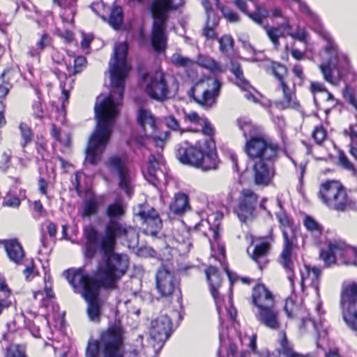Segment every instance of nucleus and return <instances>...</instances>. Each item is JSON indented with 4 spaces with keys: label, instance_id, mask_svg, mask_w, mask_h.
Returning <instances> with one entry per match:
<instances>
[{
    "label": "nucleus",
    "instance_id": "11",
    "mask_svg": "<svg viewBox=\"0 0 357 357\" xmlns=\"http://www.w3.org/2000/svg\"><path fill=\"white\" fill-rule=\"evenodd\" d=\"M340 307L344 321L353 331H357V283L343 286Z\"/></svg>",
    "mask_w": 357,
    "mask_h": 357
},
{
    "label": "nucleus",
    "instance_id": "18",
    "mask_svg": "<svg viewBox=\"0 0 357 357\" xmlns=\"http://www.w3.org/2000/svg\"><path fill=\"white\" fill-rule=\"evenodd\" d=\"M108 167L113 174L118 176L119 187L130 196L132 194V179L123 158L116 155L109 158Z\"/></svg>",
    "mask_w": 357,
    "mask_h": 357
},
{
    "label": "nucleus",
    "instance_id": "47",
    "mask_svg": "<svg viewBox=\"0 0 357 357\" xmlns=\"http://www.w3.org/2000/svg\"><path fill=\"white\" fill-rule=\"evenodd\" d=\"M303 224L307 230L314 233L316 235L321 234L322 227L312 217L306 216L304 219Z\"/></svg>",
    "mask_w": 357,
    "mask_h": 357
},
{
    "label": "nucleus",
    "instance_id": "28",
    "mask_svg": "<svg viewBox=\"0 0 357 357\" xmlns=\"http://www.w3.org/2000/svg\"><path fill=\"white\" fill-rule=\"evenodd\" d=\"M5 250L10 260L17 264H20L24 257V252L20 243L16 239L5 242Z\"/></svg>",
    "mask_w": 357,
    "mask_h": 357
},
{
    "label": "nucleus",
    "instance_id": "48",
    "mask_svg": "<svg viewBox=\"0 0 357 357\" xmlns=\"http://www.w3.org/2000/svg\"><path fill=\"white\" fill-rule=\"evenodd\" d=\"M266 33L274 46L278 48L280 45L279 38L284 37V33L280 30V28L273 26L266 28Z\"/></svg>",
    "mask_w": 357,
    "mask_h": 357
},
{
    "label": "nucleus",
    "instance_id": "52",
    "mask_svg": "<svg viewBox=\"0 0 357 357\" xmlns=\"http://www.w3.org/2000/svg\"><path fill=\"white\" fill-rule=\"evenodd\" d=\"M12 157L13 153L10 149L2 153L0 160V169L2 172H6L10 167Z\"/></svg>",
    "mask_w": 357,
    "mask_h": 357
},
{
    "label": "nucleus",
    "instance_id": "60",
    "mask_svg": "<svg viewBox=\"0 0 357 357\" xmlns=\"http://www.w3.org/2000/svg\"><path fill=\"white\" fill-rule=\"evenodd\" d=\"M339 161L340 165L347 170L355 171L354 165L349 160L344 153H341L339 155Z\"/></svg>",
    "mask_w": 357,
    "mask_h": 357
},
{
    "label": "nucleus",
    "instance_id": "26",
    "mask_svg": "<svg viewBox=\"0 0 357 357\" xmlns=\"http://www.w3.org/2000/svg\"><path fill=\"white\" fill-rule=\"evenodd\" d=\"M230 71L236 77V84L240 87L242 90L246 91L245 93V98L250 101H252L254 102H257L256 97L249 91V89L251 88L250 83L245 79L243 73V70L238 63H232Z\"/></svg>",
    "mask_w": 357,
    "mask_h": 357
},
{
    "label": "nucleus",
    "instance_id": "49",
    "mask_svg": "<svg viewBox=\"0 0 357 357\" xmlns=\"http://www.w3.org/2000/svg\"><path fill=\"white\" fill-rule=\"evenodd\" d=\"M272 70L274 76L280 82V85H282V82H285L284 77L287 75V68L284 65L274 62L272 63Z\"/></svg>",
    "mask_w": 357,
    "mask_h": 357
},
{
    "label": "nucleus",
    "instance_id": "55",
    "mask_svg": "<svg viewBox=\"0 0 357 357\" xmlns=\"http://www.w3.org/2000/svg\"><path fill=\"white\" fill-rule=\"evenodd\" d=\"M172 62L179 67H185L191 63V60L179 54H174L172 56Z\"/></svg>",
    "mask_w": 357,
    "mask_h": 357
},
{
    "label": "nucleus",
    "instance_id": "8",
    "mask_svg": "<svg viewBox=\"0 0 357 357\" xmlns=\"http://www.w3.org/2000/svg\"><path fill=\"white\" fill-rule=\"evenodd\" d=\"M282 228L284 238V245L280 255V264L287 273V278L294 286V266L291 260V252L294 240L295 238L294 221L286 213H278L276 215Z\"/></svg>",
    "mask_w": 357,
    "mask_h": 357
},
{
    "label": "nucleus",
    "instance_id": "39",
    "mask_svg": "<svg viewBox=\"0 0 357 357\" xmlns=\"http://www.w3.org/2000/svg\"><path fill=\"white\" fill-rule=\"evenodd\" d=\"M218 25V21L213 17H206V21L204 27L202 29V36L208 40H213L217 38L215 29Z\"/></svg>",
    "mask_w": 357,
    "mask_h": 357
},
{
    "label": "nucleus",
    "instance_id": "37",
    "mask_svg": "<svg viewBox=\"0 0 357 357\" xmlns=\"http://www.w3.org/2000/svg\"><path fill=\"white\" fill-rule=\"evenodd\" d=\"M123 22V9L119 6H114L112 7L108 23L115 30L120 29Z\"/></svg>",
    "mask_w": 357,
    "mask_h": 357
},
{
    "label": "nucleus",
    "instance_id": "6",
    "mask_svg": "<svg viewBox=\"0 0 357 357\" xmlns=\"http://www.w3.org/2000/svg\"><path fill=\"white\" fill-rule=\"evenodd\" d=\"M126 331L120 323H114L100 332L98 340L90 339L85 357H124Z\"/></svg>",
    "mask_w": 357,
    "mask_h": 357
},
{
    "label": "nucleus",
    "instance_id": "33",
    "mask_svg": "<svg viewBox=\"0 0 357 357\" xmlns=\"http://www.w3.org/2000/svg\"><path fill=\"white\" fill-rule=\"evenodd\" d=\"M306 273L301 271V286L303 287V284L305 280H310V285L314 289L317 294L319 293V285L321 270L316 266H305Z\"/></svg>",
    "mask_w": 357,
    "mask_h": 357
},
{
    "label": "nucleus",
    "instance_id": "54",
    "mask_svg": "<svg viewBox=\"0 0 357 357\" xmlns=\"http://www.w3.org/2000/svg\"><path fill=\"white\" fill-rule=\"evenodd\" d=\"M326 131L321 125L314 128L312 132V137L318 144H321L326 139Z\"/></svg>",
    "mask_w": 357,
    "mask_h": 357
},
{
    "label": "nucleus",
    "instance_id": "2",
    "mask_svg": "<svg viewBox=\"0 0 357 357\" xmlns=\"http://www.w3.org/2000/svg\"><path fill=\"white\" fill-rule=\"evenodd\" d=\"M239 129L245 137H249L245 145V151L253 161V181L256 185H268L275 174V162L278 158V146L262 136L255 135L254 126L249 122L237 121Z\"/></svg>",
    "mask_w": 357,
    "mask_h": 357
},
{
    "label": "nucleus",
    "instance_id": "31",
    "mask_svg": "<svg viewBox=\"0 0 357 357\" xmlns=\"http://www.w3.org/2000/svg\"><path fill=\"white\" fill-rule=\"evenodd\" d=\"M53 3L63 9L61 14L63 21L70 24L73 23L77 12L76 0H53Z\"/></svg>",
    "mask_w": 357,
    "mask_h": 357
},
{
    "label": "nucleus",
    "instance_id": "20",
    "mask_svg": "<svg viewBox=\"0 0 357 357\" xmlns=\"http://www.w3.org/2000/svg\"><path fill=\"white\" fill-rule=\"evenodd\" d=\"M162 165H164L163 158L160 153L151 154L149 156L147 169L146 172H144V176L149 183L155 188H159L161 184L167 182V176L161 169Z\"/></svg>",
    "mask_w": 357,
    "mask_h": 357
},
{
    "label": "nucleus",
    "instance_id": "7",
    "mask_svg": "<svg viewBox=\"0 0 357 357\" xmlns=\"http://www.w3.org/2000/svg\"><path fill=\"white\" fill-rule=\"evenodd\" d=\"M63 276L73 288L75 293L79 292L87 303V314L91 321L98 322L100 319L102 301L99 298L100 290L103 288L86 280L82 274L74 275L71 270L63 272Z\"/></svg>",
    "mask_w": 357,
    "mask_h": 357
},
{
    "label": "nucleus",
    "instance_id": "14",
    "mask_svg": "<svg viewBox=\"0 0 357 357\" xmlns=\"http://www.w3.org/2000/svg\"><path fill=\"white\" fill-rule=\"evenodd\" d=\"M258 195L252 190L243 189L238 199L235 213L242 222L253 220L256 216Z\"/></svg>",
    "mask_w": 357,
    "mask_h": 357
},
{
    "label": "nucleus",
    "instance_id": "34",
    "mask_svg": "<svg viewBox=\"0 0 357 357\" xmlns=\"http://www.w3.org/2000/svg\"><path fill=\"white\" fill-rule=\"evenodd\" d=\"M99 203V200L94 195L86 197L83 201L82 216L83 218H88L98 213Z\"/></svg>",
    "mask_w": 357,
    "mask_h": 357
},
{
    "label": "nucleus",
    "instance_id": "46",
    "mask_svg": "<svg viewBox=\"0 0 357 357\" xmlns=\"http://www.w3.org/2000/svg\"><path fill=\"white\" fill-rule=\"evenodd\" d=\"M6 357H26L25 348L20 344H10L8 347Z\"/></svg>",
    "mask_w": 357,
    "mask_h": 357
},
{
    "label": "nucleus",
    "instance_id": "41",
    "mask_svg": "<svg viewBox=\"0 0 357 357\" xmlns=\"http://www.w3.org/2000/svg\"><path fill=\"white\" fill-rule=\"evenodd\" d=\"M105 213L109 220H119L124 215L125 211L121 204L114 203L108 205Z\"/></svg>",
    "mask_w": 357,
    "mask_h": 357
},
{
    "label": "nucleus",
    "instance_id": "44",
    "mask_svg": "<svg viewBox=\"0 0 357 357\" xmlns=\"http://www.w3.org/2000/svg\"><path fill=\"white\" fill-rule=\"evenodd\" d=\"M19 128L20 130L21 137L22 139L21 146L24 148L27 144L31 142L33 134L30 127L24 123H21Z\"/></svg>",
    "mask_w": 357,
    "mask_h": 357
},
{
    "label": "nucleus",
    "instance_id": "38",
    "mask_svg": "<svg viewBox=\"0 0 357 357\" xmlns=\"http://www.w3.org/2000/svg\"><path fill=\"white\" fill-rule=\"evenodd\" d=\"M189 231L185 229L178 231L174 236L176 241L180 244L178 250L183 253L189 252L192 246Z\"/></svg>",
    "mask_w": 357,
    "mask_h": 357
},
{
    "label": "nucleus",
    "instance_id": "19",
    "mask_svg": "<svg viewBox=\"0 0 357 357\" xmlns=\"http://www.w3.org/2000/svg\"><path fill=\"white\" fill-rule=\"evenodd\" d=\"M172 331V322L167 314H160L151 322L150 336L162 347L165 342L170 337Z\"/></svg>",
    "mask_w": 357,
    "mask_h": 357
},
{
    "label": "nucleus",
    "instance_id": "61",
    "mask_svg": "<svg viewBox=\"0 0 357 357\" xmlns=\"http://www.w3.org/2000/svg\"><path fill=\"white\" fill-rule=\"evenodd\" d=\"M238 41L242 44L243 47L248 52L252 54H257V51L254 47L251 45L249 40L245 37L239 38Z\"/></svg>",
    "mask_w": 357,
    "mask_h": 357
},
{
    "label": "nucleus",
    "instance_id": "4",
    "mask_svg": "<svg viewBox=\"0 0 357 357\" xmlns=\"http://www.w3.org/2000/svg\"><path fill=\"white\" fill-rule=\"evenodd\" d=\"M135 230L119 220H109L105 225V235L100 236L98 231L92 226L86 227L84 236L86 240L84 247L85 257L93 259L98 248L100 251L107 252L114 250L116 238L135 235Z\"/></svg>",
    "mask_w": 357,
    "mask_h": 357
},
{
    "label": "nucleus",
    "instance_id": "35",
    "mask_svg": "<svg viewBox=\"0 0 357 357\" xmlns=\"http://www.w3.org/2000/svg\"><path fill=\"white\" fill-rule=\"evenodd\" d=\"M270 245L268 243L262 242L256 245L252 258L259 264V268H262V264L266 263V257L268 252Z\"/></svg>",
    "mask_w": 357,
    "mask_h": 357
},
{
    "label": "nucleus",
    "instance_id": "23",
    "mask_svg": "<svg viewBox=\"0 0 357 357\" xmlns=\"http://www.w3.org/2000/svg\"><path fill=\"white\" fill-rule=\"evenodd\" d=\"M252 303L257 309L275 304L272 293L262 284H258L254 287Z\"/></svg>",
    "mask_w": 357,
    "mask_h": 357
},
{
    "label": "nucleus",
    "instance_id": "36",
    "mask_svg": "<svg viewBox=\"0 0 357 357\" xmlns=\"http://www.w3.org/2000/svg\"><path fill=\"white\" fill-rule=\"evenodd\" d=\"M279 357H313L310 355L303 356L295 352L290 343L287 341V337L284 333L280 340V347L278 349Z\"/></svg>",
    "mask_w": 357,
    "mask_h": 357
},
{
    "label": "nucleus",
    "instance_id": "45",
    "mask_svg": "<svg viewBox=\"0 0 357 357\" xmlns=\"http://www.w3.org/2000/svg\"><path fill=\"white\" fill-rule=\"evenodd\" d=\"M217 8L220 10L223 15V17L231 23H238L240 21V17L238 15L231 10L229 8L225 7L220 3H218L217 5Z\"/></svg>",
    "mask_w": 357,
    "mask_h": 357
},
{
    "label": "nucleus",
    "instance_id": "10",
    "mask_svg": "<svg viewBox=\"0 0 357 357\" xmlns=\"http://www.w3.org/2000/svg\"><path fill=\"white\" fill-rule=\"evenodd\" d=\"M318 197L329 209L338 212L345 211L351 203L345 188L335 181L322 183Z\"/></svg>",
    "mask_w": 357,
    "mask_h": 357
},
{
    "label": "nucleus",
    "instance_id": "51",
    "mask_svg": "<svg viewBox=\"0 0 357 357\" xmlns=\"http://www.w3.org/2000/svg\"><path fill=\"white\" fill-rule=\"evenodd\" d=\"M164 122L166 126L172 131L183 132V130L180 127V124L174 116L169 115L165 116Z\"/></svg>",
    "mask_w": 357,
    "mask_h": 357
},
{
    "label": "nucleus",
    "instance_id": "29",
    "mask_svg": "<svg viewBox=\"0 0 357 357\" xmlns=\"http://www.w3.org/2000/svg\"><path fill=\"white\" fill-rule=\"evenodd\" d=\"M171 212L177 215H181L190 209L188 197L186 194L178 192L175 194L169 205Z\"/></svg>",
    "mask_w": 357,
    "mask_h": 357
},
{
    "label": "nucleus",
    "instance_id": "27",
    "mask_svg": "<svg viewBox=\"0 0 357 357\" xmlns=\"http://www.w3.org/2000/svg\"><path fill=\"white\" fill-rule=\"evenodd\" d=\"M206 276L207 280L210 286V291L215 300L216 305H218V288L221 285L222 279L216 267L213 266H209L205 270ZM218 310H219V307L217 306Z\"/></svg>",
    "mask_w": 357,
    "mask_h": 357
},
{
    "label": "nucleus",
    "instance_id": "43",
    "mask_svg": "<svg viewBox=\"0 0 357 357\" xmlns=\"http://www.w3.org/2000/svg\"><path fill=\"white\" fill-rule=\"evenodd\" d=\"M220 50L225 55L227 56L232 51L234 47V40L229 35H225L218 38Z\"/></svg>",
    "mask_w": 357,
    "mask_h": 357
},
{
    "label": "nucleus",
    "instance_id": "40",
    "mask_svg": "<svg viewBox=\"0 0 357 357\" xmlns=\"http://www.w3.org/2000/svg\"><path fill=\"white\" fill-rule=\"evenodd\" d=\"M248 17L257 24L263 26L264 19L268 17V12L258 3H255V10L248 11L246 14Z\"/></svg>",
    "mask_w": 357,
    "mask_h": 357
},
{
    "label": "nucleus",
    "instance_id": "17",
    "mask_svg": "<svg viewBox=\"0 0 357 357\" xmlns=\"http://www.w3.org/2000/svg\"><path fill=\"white\" fill-rule=\"evenodd\" d=\"M156 289L162 297H169L173 293L178 291L179 280L174 273L168 271L165 267H160L155 275Z\"/></svg>",
    "mask_w": 357,
    "mask_h": 357
},
{
    "label": "nucleus",
    "instance_id": "1",
    "mask_svg": "<svg viewBox=\"0 0 357 357\" xmlns=\"http://www.w3.org/2000/svg\"><path fill=\"white\" fill-rule=\"evenodd\" d=\"M128 45L120 43L115 45L112 59L109 62V73L112 90L109 96L97 97L94 107L96 128L89 139L85 161L97 165L101 159L112 132L115 119L123 100L125 79L129 71L127 64Z\"/></svg>",
    "mask_w": 357,
    "mask_h": 357
},
{
    "label": "nucleus",
    "instance_id": "24",
    "mask_svg": "<svg viewBox=\"0 0 357 357\" xmlns=\"http://www.w3.org/2000/svg\"><path fill=\"white\" fill-rule=\"evenodd\" d=\"M183 4V0H153L150 6L153 15H159L167 18L169 10L178 9Z\"/></svg>",
    "mask_w": 357,
    "mask_h": 357
},
{
    "label": "nucleus",
    "instance_id": "5",
    "mask_svg": "<svg viewBox=\"0 0 357 357\" xmlns=\"http://www.w3.org/2000/svg\"><path fill=\"white\" fill-rule=\"evenodd\" d=\"M202 146L199 142L195 145L183 142L176 146V157L183 165H188L202 171L215 170L218 166L215 142L207 139Z\"/></svg>",
    "mask_w": 357,
    "mask_h": 357
},
{
    "label": "nucleus",
    "instance_id": "12",
    "mask_svg": "<svg viewBox=\"0 0 357 357\" xmlns=\"http://www.w3.org/2000/svg\"><path fill=\"white\" fill-rule=\"evenodd\" d=\"M221 84L214 79L211 82V88H206L204 82L194 84L188 92L189 98L204 108H210L219 95Z\"/></svg>",
    "mask_w": 357,
    "mask_h": 357
},
{
    "label": "nucleus",
    "instance_id": "57",
    "mask_svg": "<svg viewBox=\"0 0 357 357\" xmlns=\"http://www.w3.org/2000/svg\"><path fill=\"white\" fill-rule=\"evenodd\" d=\"M168 136L169 134L167 132H162L160 135H158L157 131H155V133H153V135H146V137H151L155 142V146L160 148L163 146L164 142Z\"/></svg>",
    "mask_w": 357,
    "mask_h": 357
},
{
    "label": "nucleus",
    "instance_id": "62",
    "mask_svg": "<svg viewBox=\"0 0 357 357\" xmlns=\"http://www.w3.org/2000/svg\"><path fill=\"white\" fill-rule=\"evenodd\" d=\"M184 119L185 121H188L189 122L195 124L199 123L202 120L199 114L195 112L185 113Z\"/></svg>",
    "mask_w": 357,
    "mask_h": 357
},
{
    "label": "nucleus",
    "instance_id": "50",
    "mask_svg": "<svg viewBox=\"0 0 357 357\" xmlns=\"http://www.w3.org/2000/svg\"><path fill=\"white\" fill-rule=\"evenodd\" d=\"M199 64L210 70L212 72H218L221 70V67L218 63L210 57L199 59Z\"/></svg>",
    "mask_w": 357,
    "mask_h": 357
},
{
    "label": "nucleus",
    "instance_id": "53",
    "mask_svg": "<svg viewBox=\"0 0 357 357\" xmlns=\"http://www.w3.org/2000/svg\"><path fill=\"white\" fill-rule=\"evenodd\" d=\"M86 66V59L83 56H79L74 59V66L73 72L69 70V73L75 75L81 73Z\"/></svg>",
    "mask_w": 357,
    "mask_h": 357
},
{
    "label": "nucleus",
    "instance_id": "64",
    "mask_svg": "<svg viewBox=\"0 0 357 357\" xmlns=\"http://www.w3.org/2000/svg\"><path fill=\"white\" fill-rule=\"evenodd\" d=\"M344 98L348 100V102L354 106V107L357 109V99L354 97V96L349 92L347 89H345L343 92Z\"/></svg>",
    "mask_w": 357,
    "mask_h": 357
},
{
    "label": "nucleus",
    "instance_id": "63",
    "mask_svg": "<svg viewBox=\"0 0 357 357\" xmlns=\"http://www.w3.org/2000/svg\"><path fill=\"white\" fill-rule=\"evenodd\" d=\"M3 294L1 296L2 298H6L8 299V297L10 295V290L8 288L6 280L4 278H0V294Z\"/></svg>",
    "mask_w": 357,
    "mask_h": 357
},
{
    "label": "nucleus",
    "instance_id": "13",
    "mask_svg": "<svg viewBox=\"0 0 357 357\" xmlns=\"http://www.w3.org/2000/svg\"><path fill=\"white\" fill-rule=\"evenodd\" d=\"M134 215L139 218L146 235L155 236L162 227V221L158 211L148 204H139L133 209Z\"/></svg>",
    "mask_w": 357,
    "mask_h": 357
},
{
    "label": "nucleus",
    "instance_id": "21",
    "mask_svg": "<svg viewBox=\"0 0 357 357\" xmlns=\"http://www.w3.org/2000/svg\"><path fill=\"white\" fill-rule=\"evenodd\" d=\"M153 17L151 42L154 51L160 52L167 47V36L165 33L167 18L159 15H153Z\"/></svg>",
    "mask_w": 357,
    "mask_h": 357
},
{
    "label": "nucleus",
    "instance_id": "22",
    "mask_svg": "<svg viewBox=\"0 0 357 357\" xmlns=\"http://www.w3.org/2000/svg\"><path fill=\"white\" fill-rule=\"evenodd\" d=\"M255 314L257 321L266 327L273 331L280 328V312L275 304L258 308Z\"/></svg>",
    "mask_w": 357,
    "mask_h": 357
},
{
    "label": "nucleus",
    "instance_id": "9",
    "mask_svg": "<svg viewBox=\"0 0 357 357\" xmlns=\"http://www.w3.org/2000/svg\"><path fill=\"white\" fill-rule=\"evenodd\" d=\"M319 34L327 41L325 50L330 56L327 62L320 64L319 68L325 80L334 84L335 82L332 73L336 70L337 72V79H340L342 76L341 68H347L349 66L348 59L345 55L338 52L335 43L327 31L321 30Z\"/></svg>",
    "mask_w": 357,
    "mask_h": 357
},
{
    "label": "nucleus",
    "instance_id": "15",
    "mask_svg": "<svg viewBox=\"0 0 357 357\" xmlns=\"http://www.w3.org/2000/svg\"><path fill=\"white\" fill-rule=\"evenodd\" d=\"M347 256H354L357 258V250L349 247L344 243L334 242L328 244L327 250H321L319 257L324 261L326 266L335 264L336 258H344ZM346 264L357 265V259L354 261H344Z\"/></svg>",
    "mask_w": 357,
    "mask_h": 357
},
{
    "label": "nucleus",
    "instance_id": "16",
    "mask_svg": "<svg viewBox=\"0 0 357 357\" xmlns=\"http://www.w3.org/2000/svg\"><path fill=\"white\" fill-rule=\"evenodd\" d=\"M146 94L158 101H163L167 98L169 86L167 75L160 70L155 71L149 75L145 88Z\"/></svg>",
    "mask_w": 357,
    "mask_h": 357
},
{
    "label": "nucleus",
    "instance_id": "25",
    "mask_svg": "<svg viewBox=\"0 0 357 357\" xmlns=\"http://www.w3.org/2000/svg\"><path fill=\"white\" fill-rule=\"evenodd\" d=\"M137 123L145 136L153 135L157 131L155 119L148 109L140 108L138 110Z\"/></svg>",
    "mask_w": 357,
    "mask_h": 357
},
{
    "label": "nucleus",
    "instance_id": "59",
    "mask_svg": "<svg viewBox=\"0 0 357 357\" xmlns=\"http://www.w3.org/2000/svg\"><path fill=\"white\" fill-rule=\"evenodd\" d=\"M294 308L295 304L294 301L290 298H287L284 306V311L289 318L294 317Z\"/></svg>",
    "mask_w": 357,
    "mask_h": 357
},
{
    "label": "nucleus",
    "instance_id": "30",
    "mask_svg": "<svg viewBox=\"0 0 357 357\" xmlns=\"http://www.w3.org/2000/svg\"><path fill=\"white\" fill-rule=\"evenodd\" d=\"M283 93V99L275 102L276 106L280 109L296 108L298 102L296 100L294 93L289 88L286 82L280 85Z\"/></svg>",
    "mask_w": 357,
    "mask_h": 357
},
{
    "label": "nucleus",
    "instance_id": "56",
    "mask_svg": "<svg viewBox=\"0 0 357 357\" xmlns=\"http://www.w3.org/2000/svg\"><path fill=\"white\" fill-rule=\"evenodd\" d=\"M20 203V199L17 196L7 195L3 198L2 204L4 206L18 208Z\"/></svg>",
    "mask_w": 357,
    "mask_h": 357
},
{
    "label": "nucleus",
    "instance_id": "42",
    "mask_svg": "<svg viewBox=\"0 0 357 357\" xmlns=\"http://www.w3.org/2000/svg\"><path fill=\"white\" fill-rule=\"evenodd\" d=\"M11 88L12 84L10 82L9 79L6 77V72L3 71L0 75V105L2 108L3 107L2 99L6 97Z\"/></svg>",
    "mask_w": 357,
    "mask_h": 357
},
{
    "label": "nucleus",
    "instance_id": "3",
    "mask_svg": "<svg viewBox=\"0 0 357 357\" xmlns=\"http://www.w3.org/2000/svg\"><path fill=\"white\" fill-rule=\"evenodd\" d=\"M100 253L102 260L92 275H89L84 267L70 269L71 273L82 274L86 276V280L96 284L103 289H115L116 283L126 274L128 268V256L115 253L114 250L107 252L100 251Z\"/></svg>",
    "mask_w": 357,
    "mask_h": 357
},
{
    "label": "nucleus",
    "instance_id": "32",
    "mask_svg": "<svg viewBox=\"0 0 357 357\" xmlns=\"http://www.w3.org/2000/svg\"><path fill=\"white\" fill-rule=\"evenodd\" d=\"M50 43V36L47 32L44 31L37 40L36 45L29 48L27 55L38 62L40 61V53L45 47L49 46Z\"/></svg>",
    "mask_w": 357,
    "mask_h": 357
},
{
    "label": "nucleus",
    "instance_id": "58",
    "mask_svg": "<svg viewBox=\"0 0 357 357\" xmlns=\"http://www.w3.org/2000/svg\"><path fill=\"white\" fill-rule=\"evenodd\" d=\"M288 35L294 39L306 44L307 40V33L304 29H298L296 33L289 32Z\"/></svg>",
    "mask_w": 357,
    "mask_h": 357
}]
</instances>
